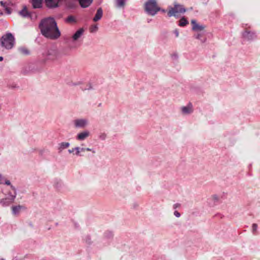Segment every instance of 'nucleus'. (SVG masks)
<instances>
[{
    "instance_id": "1",
    "label": "nucleus",
    "mask_w": 260,
    "mask_h": 260,
    "mask_svg": "<svg viewBox=\"0 0 260 260\" xmlns=\"http://www.w3.org/2000/svg\"><path fill=\"white\" fill-rule=\"evenodd\" d=\"M41 34L46 38L51 40L57 39L60 36L57 23L52 17L42 19L39 25Z\"/></svg>"
},
{
    "instance_id": "2",
    "label": "nucleus",
    "mask_w": 260,
    "mask_h": 260,
    "mask_svg": "<svg viewBox=\"0 0 260 260\" xmlns=\"http://www.w3.org/2000/svg\"><path fill=\"white\" fill-rule=\"evenodd\" d=\"M61 52L54 47L47 48L42 53L41 61L45 63L48 62H53L61 57Z\"/></svg>"
},
{
    "instance_id": "3",
    "label": "nucleus",
    "mask_w": 260,
    "mask_h": 260,
    "mask_svg": "<svg viewBox=\"0 0 260 260\" xmlns=\"http://www.w3.org/2000/svg\"><path fill=\"white\" fill-rule=\"evenodd\" d=\"M15 39L12 33L8 32L1 38L0 44L7 50L11 49L15 45Z\"/></svg>"
},
{
    "instance_id": "4",
    "label": "nucleus",
    "mask_w": 260,
    "mask_h": 260,
    "mask_svg": "<svg viewBox=\"0 0 260 260\" xmlns=\"http://www.w3.org/2000/svg\"><path fill=\"white\" fill-rule=\"evenodd\" d=\"M144 9L146 13L151 16L155 15L160 11V8L157 6L156 0H148L145 4Z\"/></svg>"
},
{
    "instance_id": "5",
    "label": "nucleus",
    "mask_w": 260,
    "mask_h": 260,
    "mask_svg": "<svg viewBox=\"0 0 260 260\" xmlns=\"http://www.w3.org/2000/svg\"><path fill=\"white\" fill-rule=\"evenodd\" d=\"M4 194L5 197L3 199H0V205L3 207H9L14 203L17 193H12V192L9 191L7 193H4Z\"/></svg>"
},
{
    "instance_id": "6",
    "label": "nucleus",
    "mask_w": 260,
    "mask_h": 260,
    "mask_svg": "<svg viewBox=\"0 0 260 260\" xmlns=\"http://www.w3.org/2000/svg\"><path fill=\"white\" fill-rule=\"evenodd\" d=\"M4 194L5 197L3 199H0V205L3 207H9L14 203L17 193H12V192L9 191L7 193H4Z\"/></svg>"
},
{
    "instance_id": "7",
    "label": "nucleus",
    "mask_w": 260,
    "mask_h": 260,
    "mask_svg": "<svg viewBox=\"0 0 260 260\" xmlns=\"http://www.w3.org/2000/svg\"><path fill=\"white\" fill-rule=\"evenodd\" d=\"M185 11L186 9L182 5L177 3H175L174 4V7H170V10L168 12V16L169 17H171L172 16L176 17L177 13H183Z\"/></svg>"
},
{
    "instance_id": "8",
    "label": "nucleus",
    "mask_w": 260,
    "mask_h": 260,
    "mask_svg": "<svg viewBox=\"0 0 260 260\" xmlns=\"http://www.w3.org/2000/svg\"><path fill=\"white\" fill-rule=\"evenodd\" d=\"M74 126L76 128H83L88 124V120L86 118H78L73 121Z\"/></svg>"
},
{
    "instance_id": "9",
    "label": "nucleus",
    "mask_w": 260,
    "mask_h": 260,
    "mask_svg": "<svg viewBox=\"0 0 260 260\" xmlns=\"http://www.w3.org/2000/svg\"><path fill=\"white\" fill-rule=\"evenodd\" d=\"M242 37L245 40L248 41H252L257 38L255 32L247 30L242 32Z\"/></svg>"
},
{
    "instance_id": "10",
    "label": "nucleus",
    "mask_w": 260,
    "mask_h": 260,
    "mask_svg": "<svg viewBox=\"0 0 260 260\" xmlns=\"http://www.w3.org/2000/svg\"><path fill=\"white\" fill-rule=\"evenodd\" d=\"M62 0H44L46 6L49 9H54L59 6Z\"/></svg>"
},
{
    "instance_id": "11",
    "label": "nucleus",
    "mask_w": 260,
    "mask_h": 260,
    "mask_svg": "<svg viewBox=\"0 0 260 260\" xmlns=\"http://www.w3.org/2000/svg\"><path fill=\"white\" fill-rule=\"evenodd\" d=\"M181 111L182 114L188 115L193 112V108L192 104L189 103L186 106H183L181 108Z\"/></svg>"
},
{
    "instance_id": "12",
    "label": "nucleus",
    "mask_w": 260,
    "mask_h": 260,
    "mask_svg": "<svg viewBox=\"0 0 260 260\" xmlns=\"http://www.w3.org/2000/svg\"><path fill=\"white\" fill-rule=\"evenodd\" d=\"M90 135V133L88 131H84L81 133H78L76 136V140L78 141H84Z\"/></svg>"
},
{
    "instance_id": "13",
    "label": "nucleus",
    "mask_w": 260,
    "mask_h": 260,
    "mask_svg": "<svg viewBox=\"0 0 260 260\" xmlns=\"http://www.w3.org/2000/svg\"><path fill=\"white\" fill-rule=\"evenodd\" d=\"M103 15V9L101 8L98 9L94 17L93 18V21L97 22L101 19Z\"/></svg>"
},
{
    "instance_id": "14",
    "label": "nucleus",
    "mask_w": 260,
    "mask_h": 260,
    "mask_svg": "<svg viewBox=\"0 0 260 260\" xmlns=\"http://www.w3.org/2000/svg\"><path fill=\"white\" fill-rule=\"evenodd\" d=\"M80 6L83 8H88L92 3L93 0H77Z\"/></svg>"
},
{
    "instance_id": "15",
    "label": "nucleus",
    "mask_w": 260,
    "mask_h": 260,
    "mask_svg": "<svg viewBox=\"0 0 260 260\" xmlns=\"http://www.w3.org/2000/svg\"><path fill=\"white\" fill-rule=\"evenodd\" d=\"M84 29L81 28L79 29L72 36L73 41H77L83 34Z\"/></svg>"
},
{
    "instance_id": "16",
    "label": "nucleus",
    "mask_w": 260,
    "mask_h": 260,
    "mask_svg": "<svg viewBox=\"0 0 260 260\" xmlns=\"http://www.w3.org/2000/svg\"><path fill=\"white\" fill-rule=\"evenodd\" d=\"M19 14L23 17L31 19V14L27 10L26 7H24L22 10L19 11Z\"/></svg>"
},
{
    "instance_id": "17",
    "label": "nucleus",
    "mask_w": 260,
    "mask_h": 260,
    "mask_svg": "<svg viewBox=\"0 0 260 260\" xmlns=\"http://www.w3.org/2000/svg\"><path fill=\"white\" fill-rule=\"evenodd\" d=\"M24 208L21 205H17L12 207V213L14 215H17L20 213V210Z\"/></svg>"
},
{
    "instance_id": "18",
    "label": "nucleus",
    "mask_w": 260,
    "mask_h": 260,
    "mask_svg": "<svg viewBox=\"0 0 260 260\" xmlns=\"http://www.w3.org/2000/svg\"><path fill=\"white\" fill-rule=\"evenodd\" d=\"M70 145V143L69 142H61L58 144V150L59 152H61L64 149L68 148Z\"/></svg>"
},
{
    "instance_id": "19",
    "label": "nucleus",
    "mask_w": 260,
    "mask_h": 260,
    "mask_svg": "<svg viewBox=\"0 0 260 260\" xmlns=\"http://www.w3.org/2000/svg\"><path fill=\"white\" fill-rule=\"evenodd\" d=\"M113 237V233L110 231H106L103 235V240H108L112 239Z\"/></svg>"
},
{
    "instance_id": "20",
    "label": "nucleus",
    "mask_w": 260,
    "mask_h": 260,
    "mask_svg": "<svg viewBox=\"0 0 260 260\" xmlns=\"http://www.w3.org/2000/svg\"><path fill=\"white\" fill-rule=\"evenodd\" d=\"M43 0H32V5L35 9L41 8L42 7Z\"/></svg>"
},
{
    "instance_id": "21",
    "label": "nucleus",
    "mask_w": 260,
    "mask_h": 260,
    "mask_svg": "<svg viewBox=\"0 0 260 260\" xmlns=\"http://www.w3.org/2000/svg\"><path fill=\"white\" fill-rule=\"evenodd\" d=\"M18 51L22 54L27 55L30 54V51L28 49L24 47H20L18 49Z\"/></svg>"
},
{
    "instance_id": "22",
    "label": "nucleus",
    "mask_w": 260,
    "mask_h": 260,
    "mask_svg": "<svg viewBox=\"0 0 260 260\" xmlns=\"http://www.w3.org/2000/svg\"><path fill=\"white\" fill-rule=\"evenodd\" d=\"M195 38L200 41L202 43H204L206 42L207 39L206 38H203V35L199 33L195 35Z\"/></svg>"
},
{
    "instance_id": "23",
    "label": "nucleus",
    "mask_w": 260,
    "mask_h": 260,
    "mask_svg": "<svg viewBox=\"0 0 260 260\" xmlns=\"http://www.w3.org/2000/svg\"><path fill=\"white\" fill-rule=\"evenodd\" d=\"M205 28V26L203 25H200L199 24H196L195 25H193L192 26V30H194V31H197V30H202L204 29Z\"/></svg>"
},
{
    "instance_id": "24",
    "label": "nucleus",
    "mask_w": 260,
    "mask_h": 260,
    "mask_svg": "<svg viewBox=\"0 0 260 260\" xmlns=\"http://www.w3.org/2000/svg\"><path fill=\"white\" fill-rule=\"evenodd\" d=\"M98 28L99 27L98 24H93L91 25L89 27V31L91 33H95L98 31Z\"/></svg>"
},
{
    "instance_id": "25",
    "label": "nucleus",
    "mask_w": 260,
    "mask_h": 260,
    "mask_svg": "<svg viewBox=\"0 0 260 260\" xmlns=\"http://www.w3.org/2000/svg\"><path fill=\"white\" fill-rule=\"evenodd\" d=\"M188 23L187 20L182 17L179 21V25L180 26H184Z\"/></svg>"
},
{
    "instance_id": "26",
    "label": "nucleus",
    "mask_w": 260,
    "mask_h": 260,
    "mask_svg": "<svg viewBox=\"0 0 260 260\" xmlns=\"http://www.w3.org/2000/svg\"><path fill=\"white\" fill-rule=\"evenodd\" d=\"M75 153H74L75 155L78 156H81L82 155L80 153V147H74Z\"/></svg>"
},
{
    "instance_id": "27",
    "label": "nucleus",
    "mask_w": 260,
    "mask_h": 260,
    "mask_svg": "<svg viewBox=\"0 0 260 260\" xmlns=\"http://www.w3.org/2000/svg\"><path fill=\"white\" fill-rule=\"evenodd\" d=\"M66 21L67 22H69V23H71V22H74L76 21L75 20V18L72 16V15H70L66 19Z\"/></svg>"
},
{
    "instance_id": "28",
    "label": "nucleus",
    "mask_w": 260,
    "mask_h": 260,
    "mask_svg": "<svg viewBox=\"0 0 260 260\" xmlns=\"http://www.w3.org/2000/svg\"><path fill=\"white\" fill-rule=\"evenodd\" d=\"M99 138L101 140H105L107 138V134L105 133H101L99 134Z\"/></svg>"
},
{
    "instance_id": "29",
    "label": "nucleus",
    "mask_w": 260,
    "mask_h": 260,
    "mask_svg": "<svg viewBox=\"0 0 260 260\" xmlns=\"http://www.w3.org/2000/svg\"><path fill=\"white\" fill-rule=\"evenodd\" d=\"M54 185H55L56 187L59 188L61 186L62 182L60 180L55 179L54 180Z\"/></svg>"
},
{
    "instance_id": "30",
    "label": "nucleus",
    "mask_w": 260,
    "mask_h": 260,
    "mask_svg": "<svg viewBox=\"0 0 260 260\" xmlns=\"http://www.w3.org/2000/svg\"><path fill=\"white\" fill-rule=\"evenodd\" d=\"M84 240L88 244H91L92 243L91 238L89 236H86Z\"/></svg>"
},
{
    "instance_id": "31",
    "label": "nucleus",
    "mask_w": 260,
    "mask_h": 260,
    "mask_svg": "<svg viewBox=\"0 0 260 260\" xmlns=\"http://www.w3.org/2000/svg\"><path fill=\"white\" fill-rule=\"evenodd\" d=\"M93 89H94L93 86L92 85V84L91 83H89L87 85V87L84 90H93Z\"/></svg>"
},
{
    "instance_id": "32",
    "label": "nucleus",
    "mask_w": 260,
    "mask_h": 260,
    "mask_svg": "<svg viewBox=\"0 0 260 260\" xmlns=\"http://www.w3.org/2000/svg\"><path fill=\"white\" fill-rule=\"evenodd\" d=\"M257 229V225L256 223H253L252 225V232L254 234Z\"/></svg>"
},
{
    "instance_id": "33",
    "label": "nucleus",
    "mask_w": 260,
    "mask_h": 260,
    "mask_svg": "<svg viewBox=\"0 0 260 260\" xmlns=\"http://www.w3.org/2000/svg\"><path fill=\"white\" fill-rule=\"evenodd\" d=\"M117 3V6L118 7H122L124 6V1L123 0H118Z\"/></svg>"
},
{
    "instance_id": "34",
    "label": "nucleus",
    "mask_w": 260,
    "mask_h": 260,
    "mask_svg": "<svg viewBox=\"0 0 260 260\" xmlns=\"http://www.w3.org/2000/svg\"><path fill=\"white\" fill-rule=\"evenodd\" d=\"M5 181V178L3 175L0 174V184H4Z\"/></svg>"
},
{
    "instance_id": "35",
    "label": "nucleus",
    "mask_w": 260,
    "mask_h": 260,
    "mask_svg": "<svg viewBox=\"0 0 260 260\" xmlns=\"http://www.w3.org/2000/svg\"><path fill=\"white\" fill-rule=\"evenodd\" d=\"M10 186L12 190L13 191V192H12V193H17L16 188L15 187V186H14L12 184H11Z\"/></svg>"
},
{
    "instance_id": "36",
    "label": "nucleus",
    "mask_w": 260,
    "mask_h": 260,
    "mask_svg": "<svg viewBox=\"0 0 260 260\" xmlns=\"http://www.w3.org/2000/svg\"><path fill=\"white\" fill-rule=\"evenodd\" d=\"M0 4H1V5L5 9V8L6 7H7V3L6 2H4L3 1H1L0 2Z\"/></svg>"
},
{
    "instance_id": "37",
    "label": "nucleus",
    "mask_w": 260,
    "mask_h": 260,
    "mask_svg": "<svg viewBox=\"0 0 260 260\" xmlns=\"http://www.w3.org/2000/svg\"><path fill=\"white\" fill-rule=\"evenodd\" d=\"M174 215L176 217H180L181 215H180V213L178 212L177 211H175L174 212Z\"/></svg>"
},
{
    "instance_id": "38",
    "label": "nucleus",
    "mask_w": 260,
    "mask_h": 260,
    "mask_svg": "<svg viewBox=\"0 0 260 260\" xmlns=\"http://www.w3.org/2000/svg\"><path fill=\"white\" fill-rule=\"evenodd\" d=\"M5 10L8 14H10L11 13V11L10 9L9 8H8V7H6L5 8Z\"/></svg>"
},
{
    "instance_id": "39",
    "label": "nucleus",
    "mask_w": 260,
    "mask_h": 260,
    "mask_svg": "<svg viewBox=\"0 0 260 260\" xmlns=\"http://www.w3.org/2000/svg\"><path fill=\"white\" fill-rule=\"evenodd\" d=\"M173 33L175 34L176 37H178L179 36V31L177 29H175L173 31Z\"/></svg>"
},
{
    "instance_id": "40",
    "label": "nucleus",
    "mask_w": 260,
    "mask_h": 260,
    "mask_svg": "<svg viewBox=\"0 0 260 260\" xmlns=\"http://www.w3.org/2000/svg\"><path fill=\"white\" fill-rule=\"evenodd\" d=\"M86 151H91L93 153H95V150L94 149H91L89 148H86Z\"/></svg>"
},
{
    "instance_id": "41",
    "label": "nucleus",
    "mask_w": 260,
    "mask_h": 260,
    "mask_svg": "<svg viewBox=\"0 0 260 260\" xmlns=\"http://www.w3.org/2000/svg\"><path fill=\"white\" fill-rule=\"evenodd\" d=\"M4 184H5L7 185H10L11 184V182L8 180H6L5 179L4 183Z\"/></svg>"
},
{
    "instance_id": "42",
    "label": "nucleus",
    "mask_w": 260,
    "mask_h": 260,
    "mask_svg": "<svg viewBox=\"0 0 260 260\" xmlns=\"http://www.w3.org/2000/svg\"><path fill=\"white\" fill-rule=\"evenodd\" d=\"M180 206V204L176 203V204H174L173 208L174 209H176L177 208H179Z\"/></svg>"
},
{
    "instance_id": "43",
    "label": "nucleus",
    "mask_w": 260,
    "mask_h": 260,
    "mask_svg": "<svg viewBox=\"0 0 260 260\" xmlns=\"http://www.w3.org/2000/svg\"><path fill=\"white\" fill-rule=\"evenodd\" d=\"M68 152L69 153H75V150H74V148H73L72 149H69L68 150Z\"/></svg>"
},
{
    "instance_id": "44",
    "label": "nucleus",
    "mask_w": 260,
    "mask_h": 260,
    "mask_svg": "<svg viewBox=\"0 0 260 260\" xmlns=\"http://www.w3.org/2000/svg\"><path fill=\"white\" fill-rule=\"evenodd\" d=\"M191 23L192 24V26L195 25L196 24H198L195 20H191Z\"/></svg>"
},
{
    "instance_id": "45",
    "label": "nucleus",
    "mask_w": 260,
    "mask_h": 260,
    "mask_svg": "<svg viewBox=\"0 0 260 260\" xmlns=\"http://www.w3.org/2000/svg\"><path fill=\"white\" fill-rule=\"evenodd\" d=\"M213 198L215 201H218V197L217 195H214L213 196Z\"/></svg>"
},
{
    "instance_id": "46",
    "label": "nucleus",
    "mask_w": 260,
    "mask_h": 260,
    "mask_svg": "<svg viewBox=\"0 0 260 260\" xmlns=\"http://www.w3.org/2000/svg\"><path fill=\"white\" fill-rule=\"evenodd\" d=\"M80 152H84V151H86V148H80Z\"/></svg>"
},
{
    "instance_id": "47",
    "label": "nucleus",
    "mask_w": 260,
    "mask_h": 260,
    "mask_svg": "<svg viewBox=\"0 0 260 260\" xmlns=\"http://www.w3.org/2000/svg\"><path fill=\"white\" fill-rule=\"evenodd\" d=\"M161 12H162V13H165L166 12V10L165 9H162L160 8V11Z\"/></svg>"
},
{
    "instance_id": "48",
    "label": "nucleus",
    "mask_w": 260,
    "mask_h": 260,
    "mask_svg": "<svg viewBox=\"0 0 260 260\" xmlns=\"http://www.w3.org/2000/svg\"><path fill=\"white\" fill-rule=\"evenodd\" d=\"M4 59V58L3 56H0V61H3Z\"/></svg>"
},
{
    "instance_id": "49",
    "label": "nucleus",
    "mask_w": 260,
    "mask_h": 260,
    "mask_svg": "<svg viewBox=\"0 0 260 260\" xmlns=\"http://www.w3.org/2000/svg\"><path fill=\"white\" fill-rule=\"evenodd\" d=\"M80 83H75L73 84L74 85H79Z\"/></svg>"
},
{
    "instance_id": "50",
    "label": "nucleus",
    "mask_w": 260,
    "mask_h": 260,
    "mask_svg": "<svg viewBox=\"0 0 260 260\" xmlns=\"http://www.w3.org/2000/svg\"><path fill=\"white\" fill-rule=\"evenodd\" d=\"M109 244V242H108V241H107V242H106V243H105V246L108 245Z\"/></svg>"
},
{
    "instance_id": "51",
    "label": "nucleus",
    "mask_w": 260,
    "mask_h": 260,
    "mask_svg": "<svg viewBox=\"0 0 260 260\" xmlns=\"http://www.w3.org/2000/svg\"><path fill=\"white\" fill-rule=\"evenodd\" d=\"M174 56H175V57H176V58H177V57H178V56H177V55H174Z\"/></svg>"
},
{
    "instance_id": "52",
    "label": "nucleus",
    "mask_w": 260,
    "mask_h": 260,
    "mask_svg": "<svg viewBox=\"0 0 260 260\" xmlns=\"http://www.w3.org/2000/svg\"><path fill=\"white\" fill-rule=\"evenodd\" d=\"M0 260H5V259L4 258H2V259H0Z\"/></svg>"
},
{
    "instance_id": "53",
    "label": "nucleus",
    "mask_w": 260,
    "mask_h": 260,
    "mask_svg": "<svg viewBox=\"0 0 260 260\" xmlns=\"http://www.w3.org/2000/svg\"><path fill=\"white\" fill-rule=\"evenodd\" d=\"M2 14V12H0V15Z\"/></svg>"
}]
</instances>
